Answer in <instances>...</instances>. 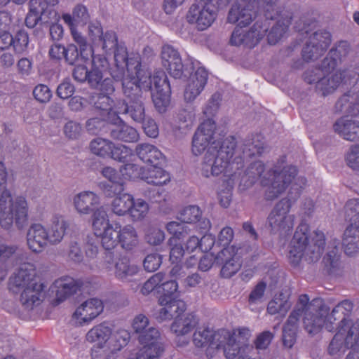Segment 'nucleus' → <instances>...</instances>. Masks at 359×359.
<instances>
[{"label":"nucleus","mask_w":359,"mask_h":359,"mask_svg":"<svg viewBox=\"0 0 359 359\" xmlns=\"http://www.w3.org/2000/svg\"><path fill=\"white\" fill-rule=\"evenodd\" d=\"M329 309L319 299L309 301L307 294L299 297L294 310L290 313L283 331V343L285 348H291L296 342L297 323L303 316L305 330L309 334L318 332L323 327L325 316Z\"/></svg>","instance_id":"f257e3e1"},{"label":"nucleus","mask_w":359,"mask_h":359,"mask_svg":"<svg viewBox=\"0 0 359 359\" xmlns=\"http://www.w3.org/2000/svg\"><path fill=\"white\" fill-rule=\"evenodd\" d=\"M118 81L122 82V90L126 100L116 102V114H127L136 123L143 122L147 116L142 91H148L151 87L149 72L141 69L123 76Z\"/></svg>","instance_id":"f03ea898"},{"label":"nucleus","mask_w":359,"mask_h":359,"mask_svg":"<svg viewBox=\"0 0 359 359\" xmlns=\"http://www.w3.org/2000/svg\"><path fill=\"white\" fill-rule=\"evenodd\" d=\"M93 231L100 237L101 244L105 250H113L118 244L126 250L130 251L139 244V236L135 228L131 224L121 226L120 223L111 224L107 212L102 206L93 215Z\"/></svg>","instance_id":"7ed1b4c3"},{"label":"nucleus","mask_w":359,"mask_h":359,"mask_svg":"<svg viewBox=\"0 0 359 359\" xmlns=\"http://www.w3.org/2000/svg\"><path fill=\"white\" fill-rule=\"evenodd\" d=\"M8 172L4 163L0 161V225L9 229L15 222L22 229L28 222L29 206L25 197H12L7 189Z\"/></svg>","instance_id":"20e7f679"},{"label":"nucleus","mask_w":359,"mask_h":359,"mask_svg":"<svg viewBox=\"0 0 359 359\" xmlns=\"http://www.w3.org/2000/svg\"><path fill=\"white\" fill-rule=\"evenodd\" d=\"M334 68L324 67L323 62L318 67L305 72L304 81L313 85L315 90L323 96L333 93L341 84L355 83L359 76V66L333 72Z\"/></svg>","instance_id":"39448f33"},{"label":"nucleus","mask_w":359,"mask_h":359,"mask_svg":"<svg viewBox=\"0 0 359 359\" xmlns=\"http://www.w3.org/2000/svg\"><path fill=\"white\" fill-rule=\"evenodd\" d=\"M236 141L233 137L226 138L221 144L213 142L208 149L201 164V175L205 177L218 176L229 168L231 170L242 166L241 157H235Z\"/></svg>","instance_id":"423d86ee"},{"label":"nucleus","mask_w":359,"mask_h":359,"mask_svg":"<svg viewBox=\"0 0 359 359\" xmlns=\"http://www.w3.org/2000/svg\"><path fill=\"white\" fill-rule=\"evenodd\" d=\"M325 244V236L322 232H316L311 240L309 241L307 226H299L290 242L289 260L294 266L299 264L302 257L309 262H315L320 258Z\"/></svg>","instance_id":"0eeeda50"},{"label":"nucleus","mask_w":359,"mask_h":359,"mask_svg":"<svg viewBox=\"0 0 359 359\" xmlns=\"http://www.w3.org/2000/svg\"><path fill=\"white\" fill-rule=\"evenodd\" d=\"M102 48L106 53H114L115 66L111 69L112 78L118 81L123 76L141 69L140 55L137 53L128 54L123 44L118 43L116 34L113 31H107L100 39Z\"/></svg>","instance_id":"6e6552de"},{"label":"nucleus","mask_w":359,"mask_h":359,"mask_svg":"<svg viewBox=\"0 0 359 359\" xmlns=\"http://www.w3.org/2000/svg\"><path fill=\"white\" fill-rule=\"evenodd\" d=\"M291 201L284 198L272 208L266 219V226L273 234L283 236L292 229L294 217L290 214Z\"/></svg>","instance_id":"1a4fd4ad"},{"label":"nucleus","mask_w":359,"mask_h":359,"mask_svg":"<svg viewBox=\"0 0 359 359\" xmlns=\"http://www.w3.org/2000/svg\"><path fill=\"white\" fill-rule=\"evenodd\" d=\"M269 177L264 176L261 180L262 185L266 187L265 196L267 200H273L283 193L297 175L294 166L287 165L279 170L275 169L269 172Z\"/></svg>","instance_id":"9d476101"},{"label":"nucleus","mask_w":359,"mask_h":359,"mask_svg":"<svg viewBox=\"0 0 359 359\" xmlns=\"http://www.w3.org/2000/svg\"><path fill=\"white\" fill-rule=\"evenodd\" d=\"M266 19H277L276 22L271 27L267 34L268 43L271 45L276 44L286 34L292 18L290 11L283 9L277 11L275 2L270 1L264 8Z\"/></svg>","instance_id":"9b49d317"},{"label":"nucleus","mask_w":359,"mask_h":359,"mask_svg":"<svg viewBox=\"0 0 359 359\" xmlns=\"http://www.w3.org/2000/svg\"><path fill=\"white\" fill-rule=\"evenodd\" d=\"M270 22L266 20H257L249 29L236 27L231 34L230 43L233 46H244L250 48L256 46L269 31Z\"/></svg>","instance_id":"f8f14e48"},{"label":"nucleus","mask_w":359,"mask_h":359,"mask_svg":"<svg viewBox=\"0 0 359 359\" xmlns=\"http://www.w3.org/2000/svg\"><path fill=\"white\" fill-rule=\"evenodd\" d=\"M217 17V10L212 0H195L187 14V20L200 30L209 27Z\"/></svg>","instance_id":"ddd939ff"},{"label":"nucleus","mask_w":359,"mask_h":359,"mask_svg":"<svg viewBox=\"0 0 359 359\" xmlns=\"http://www.w3.org/2000/svg\"><path fill=\"white\" fill-rule=\"evenodd\" d=\"M271 0H242L240 3L232 5L228 14V21L230 23H237V27H246L256 17L255 6L262 2L264 8Z\"/></svg>","instance_id":"4468645a"},{"label":"nucleus","mask_w":359,"mask_h":359,"mask_svg":"<svg viewBox=\"0 0 359 359\" xmlns=\"http://www.w3.org/2000/svg\"><path fill=\"white\" fill-rule=\"evenodd\" d=\"M331 41L330 32L318 30L309 38L302 50L304 60L309 62L321 56L329 46Z\"/></svg>","instance_id":"2eb2a0df"},{"label":"nucleus","mask_w":359,"mask_h":359,"mask_svg":"<svg viewBox=\"0 0 359 359\" xmlns=\"http://www.w3.org/2000/svg\"><path fill=\"white\" fill-rule=\"evenodd\" d=\"M216 126L210 118L204 121L198 128L192 140V152L200 155L213 143Z\"/></svg>","instance_id":"dca6fc26"},{"label":"nucleus","mask_w":359,"mask_h":359,"mask_svg":"<svg viewBox=\"0 0 359 359\" xmlns=\"http://www.w3.org/2000/svg\"><path fill=\"white\" fill-rule=\"evenodd\" d=\"M228 331L219 330L214 331L208 327H198L193 334V343L198 348L209 346L213 348L218 347L226 341Z\"/></svg>","instance_id":"f3484780"},{"label":"nucleus","mask_w":359,"mask_h":359,"mask_svg":"<svg viewBox=\"0 0 359 359\" xmlns=\"http://www.w3.org/2000/svg\"><path fill=\"white\" fill-rule=\"evenodd\" d=\"M104 309L102 302L97 298H91L82 303L73 313L75 323L83 325L88 324L97 317Z\"/></svg>","instance_id":"a211bd4d"},{"label":"nucleus","mask_w":359,"mask_h":359,"mask_svg":"<svg viewBox=\"0 0 359 359\" xmlns=\"http://www.w3.org/2000/svg\"><path fill=\"white\" fill-rule=\"evenodd\" d=\"M39 283L36 266L30 262L21 264L10 278V284L19 289Z\"/></svg>","instance_id":"6ab92c4d"},{"label":"nucleus","mask_w":359,"mask_h":359,"mask_svg":"<svg viewBox=\"0 0 359 359\" xmlns=\"http://www.w3.org/2000/svg\"><path fill=\"white\" fill-rule=\"evenodd\" d=\"M161 308L156 313V317L159 320H168L176 319L186 309L184 302L168 296H161L159 298Z\"/></svg>","instance_id":"aec40b11"},{"label":"nucleus","mask_w":359,"mask_h":359,"mask_svg":"<svg viewBox=\"0 0 359 359\" xmlns=\"http://www.w3.org/2000/svg\"><path fill=\"white\" fill-rule=\"evenodd\" d=\"M208 77V72L203 67L197 68L190 75L184 93L187 102H192L201 93L207 83Z\"/></svg>","instance_id":"412c9836"},{"label":"nucleus","mask_w":359,"mask_h":359,"mask_svg":"<svg viewBox=\"0 0 359 359\" xmlns=\"http://www.w3.org/2000/svg\"><path fill=\"white\" fill-rule=\"evenodd\" d=\"M163 66L167 69L171 76L180 79L183 74V64L181 56L172 46L165 45L161 50Z\"/></svg>","instance_id":"4be33fe9"},{"label":"nucleus","mask_w":359,"mask_h":359,"mask_svg":"<svg viewBox=\"0 0 359 359\" xmlns=\"http://www.w3.org/2000/svg\"><path fill=\"white\" fill-rule=\"evenodd\" d=\"M28 248L35 253L41 252L49 243L46 229L41 224H32L26 235Z\"/></svg>","instance_id":"5701e85b"},{"label":"nucleus","mask_w":359,"mask_h":359,"mask_svg":"<svg viewBox=\"0 0 359 359\" xmlns=\"http://www.w3.org/2000/svg\"><path fill=\"white\" fill-rule=\"evenodd\" d=\"M132 328L138 334L140 343H147L151 339H156L160 337L158 330L151 325L147 316L144 314H138L133 320Z\"/></svg>","instance_id":"b1692460"},{"label":"nucleus","mask_w":359,"mask_h":359,"mask_svg":"<svg viewBox=\"0 0 359 359\" xmlns=\"http://www.w3.org/2000/svg\"><path fill=\"white\" fill-rule=\"evenodd\" d=\"M69 226V224L63 215H53L46 229L49 244L57 245L61 243Z\"/></svg>","instance_id":"393cba45"},{"label":"nucleus","mask_w":359,"mask_h":359,"mask_svg":"<svg viewBox=\"0 0 359 359\" xmlns=\"http://www.w3.org/2000/svg\"><path fill=\"white\" fill-rule=\"evenodd\" d=\"M43 289L44 285L42 283L21 288L20 301L23 308L26 310H32L38 306L44 297Z\"/></svg>","instance_id":"a878e982"},{"label":"nucleus","mask_w":359,"mask_h":359,"mask_svg":"<svg viewBox=\"0 0 359 359\" xmlns=\"http://www.w3.org/2000/svg\"><path fill=\"white\" fill-rule=\"evenodd\" d=\"M334 130L345 140H359V121L348 117L339 118L333 125Z\"/></svg>","instance_id":"bb28decb"},{"label":"nucleus","mask_w":359,"mask_h":359,"mask_svg":"<svg viewBox=\"0 0 359 359\" xmlns=\"http://www.w3.org/2000/svg\"><path fill=\"white\" fill-rule=\"evenodd\" d=\"M351 327V325L348 321L343 320L340 322L338 332L333 337L329 346L328 351L330 355H335L343 353L346 348L353 347L355 345L347 343L346 339Z\"/></svg>","instance_id":"cd10ccee"},{"label":"nucleus","mask_w":359,"mask_h":359,"mask_svg":"<svg viewBox=\"0 0 359 359\" xmlns=\"http://www.w3.org/2000/svg\"><path fill=\"white\" fill-rule=\"evenodd\" d=\"M73 203L79 214L89 215L92 212L94 214L100 208L95 209V206L100 203V198L93 191H82L74 196Z\"/></svg>","instance_id":"c85d7f7f"},{"label":"nucleus","mask_w":359,"mask_h":359,"mask_svg":"<svg viewBox=\"0 0 359 359\" xmlns=\"http://www.w3.org/2000/svg\"><path fill=\"white\" fill-rule=\"evenodd\" d=\"M136 154L141 161L153 167H156L165 163V156L155 146L147 143L137 145Z\"/></svg>","instance_id":"c756f323"},{"label":"nucleus","mask_w":359,"mask_h":359,"mask_svg":"<svg viewBox=\"0 0 359 359\" xmlns=\"http://www.w3.org/2000/svg\"><path fill=\"white\" fill-rule=\"evenodd\" d=\"M335 109L351 116L359 115V93L352 90L344 94L337 101Z\"/></svg>","instance_id":"7c9ffc66"},{"label":"nucleus","mask_w":359,"mask_h":359,"mask_svg":"<svg viewBox=\"0 0 359 359\" xmlns=\"http://www.w3.org/2000/svg\"><path fill=\"white\" fill-rule=\"evenodd\" d=\"M342 247L348 256L359 252V225L351 223L344 230L342 237Z\"/></svg>","instance_id":"2f4dec72"},{"label":"nucleus","mask_w":359,"mask_h":359,"mask_svg":"<svg viewBox=\"0 0 359 359\" xmlns=\"http://www.w3.org/2000/svg\"><path fill=\"white\" fill-rule=\"evenodd\" d=\"M143 346L135 358L129 359H158L164 351V346L161 336L156 339H151L147 343H140Z\"/></svg>","instance_id":"473e14b6"},{"label":"nucleus","mask_w":359,"mask_h":359,"mask_svg":"<svg viewBox=\"0 0 359 359\" xmlns=\"http://www.w3.org/2000/svg\"><path fill=\"white\" fill-rule=\"evenodd\" d=\"M77 282L71 277H62L56 280L53 284L55 295L59 302H62L76 293L79 289Z\"/></svg>","instance_id":"72a5a7b5"},{"label":"nucleus","mask_w":359,"mask_h":359,"mask_svg":"<svg viewBox=\"0 0 359 359\" xmlns=\"http://www.w3.org/2000/svg\"><path fill=\"white\" fill-rule=\"evenodd\" d=\"M198 324L196 317L191 313L180 316L170 326L171 331L177 337L184 336L189 334Z\"/></svg>","instance_id":"f704fd0d"},{"label":"nucleus","mask_w":359,"mask_h":359,"mask_svg":"<svg viewBox=\"0 0 359 359\" xmlns=\"http://www.w3.org/2000/svg\"><path fill=\"white\" fill-rule=\"evenodd\" d=\"M350 46L346 41L339 42L332 48L328 55L322 61L324 67L335 68L338 62L344 59L349 53Z\"/></svg>","instance_id":"c9c22d12"},{"label":"nucleus","mask_w":359,"mask_h":359,"mask_svg":"<svg viewBox=\"0 0 359 359\" xmlns=\"http://www.w3.org/2000/svg\"><path fill=\"white\" fill-rule=\"evenodd\" d=\"M114 268L115 276L123 281L129 280L139 271L138 266L130 263L129 259L126 257H120L115 262Z\"/></svg>","instance_id":"e433bc0d"},{"label":"nucleus","mask_w":359,"mask_h":359,"mask_svg":"<svg viewBox=\"0 0 359 359\" xmlns=\"http://www.w3.org/2000/svg\"><path fill=\"white\" fill-rule=\"evenodd\" d=\"M108 196H111V194H116L111 191L109 192V190L106 191ZM117 196L113 199L111 204V212L118 216H124L128 214L130 208L132 205V201L133 196L129 194L117 193Z\"/></svg>","instance_id":"4c0bfd02"},{"label":"nucleus","mask_w":359,"mask_h":359,"mask_svg":"<svg viewBox=\"0 0 359 359\" xmlns=\"http://www.w3.org/2000/svg\"><path fill=\"white\" fill-rule=\"evenodd\" d=\"M171 179L169 172L160 168L159 165L144 170L142 175V180L145 181L147 184L154 186H163L170 182Z\"/></svg>","instance_id":"58836bf2"},{"label":"nucleus","mask_w":359,"mask_h":359,"mask_svg":"<svg viewBox=\"0 0 359 359\" xmlns=\"http://www.w3.org/2000/svg\"><path fill=\"white\" fill-rule=\"evenodd\" d=\"M110 135L115 140L127 142H136L139 137L137 131L124 123L115 126L111 130Z\"/></svg>","instance_id":"ea45409f"},{"label":"nucleus","mask_w":359,"mask_h":359,"mask_svg":"<svg viewBox=\"0 0 359 359\" xmlns=\"http://www.w3.org/2000/svg\"><path fill=\"white\" fill-rule=\"evenodd\" d=\"M89 18L86 8L81 5H78L74 8L72 15L67 13L62 15L63 20L69 27L84 25L88 22Z\"/></svg>","instance_id":"a19ab883"},{"label":"nucleus","mask_w":359,"mask_h":359,"mask_svg":"<svg viewBox=\"0 0 359 359\" xmlns=\"http://www.w3.org/2000/svg\"><path fill=\"white\" fill-rule=\"evenodd\" d=\"M89 149L94 155L101 158H109L113 149V142L107 139L97 137L90 142Z\"/></svg>","instance_id":"79ce46f5"},{"label":"nucleus","mask_w":359,"mask_h":359,"mask_svg":"<svg viewBox=\"0 0 359 359\" xmlns=\"http://www.w3.org/2000/svg\"><path fill=\"white\" fill-rule=\"evenodd\" d=\"M242 250L235 245H229L221 250L215 257V263L221 265L224 262L241 259Z\"/></svg>","instance_id":"37998d69"},{"label":"nucleus","mask_w":359,"mask_h":359,"mask_svg":"<svg viewBox=\"0 0 359 359\" xmlns=\"http://www.w3.org/2000/svg\"><path fill=\"white\" fill-rule=\"evenodd\" d=\"M130 339V332L125 329L117 330L110 335L108 346L112 351H118L126 346Z\"/></svg>","instance_id":"c03bdc74"},{"label":"nucleus","mask_w":359,"mask_h":359,"mask_svg":"<svg viewBox=\"0 0 359 359\" xmlns=\"http://www.w3.org/2000/svg\"><path fill=\"white\" fill-rule=\"evenodd\" d=\"M264 170V165L262 161H255L248 165L242 180L247 186H251L261 178Z\"/></svg>","instance_id":"a18cd8bd"},{"label":"nucleus","mask_w":359,"mask_h":359,"mask_svg":"<svg viewBox=\"0 0 359 359\" xmlns=\"http://www.w3.org/2000/svg\"><path fill=\"white\" fill-rule=\"evenodd\" d=\"M291 302L287 296L280 293L278 297H275L269 302L267 306V311L271 315L280 313L285 315L291 307Z\"/></svg>","instance_id":"49530a36"},{"label":"nucleus","mask_w":359,"mask_h":359,"mask_svg":"<svg viewBox=\"0 0 359 359\" xmlns=\"http://www.w3.org/2000/svg\"><path fill=\"white\" fill-rule=\"evenodd\" d=\"M149 210V204L144 200L133 198L128 215L133 222H140L146 217Z\"/></svg>","instance_id":"de8ad7c7"},{"label":"nucleus","mask_w":359,"mask_h":359,"mask_svg":"<svg viewBox=\"0 0 359 359\" xmlns=\"http://www.w3.org/2000/svg\"><path fill=\"white\" fill-rule=\"evenodd\" d=\"M111 334V328L105 324H100L88 331L86 339L90 342H107Z\"/></svg>","instance_id":"09e8293b"},{"label":"nucleus","mask_w":359,"mask_h":359,"mask_svg":"<svg viewBox=\"0 0 359 359\" xmlns=\"http://www.w3.org/2000/svg\"><path fill=\"white\" fill-rule=\"evenodd\" d=\"M142 69L146 70L149 74V79L151 82V87L149 90H163L165 92H170V87L168 81V78L164 72L159 70L156 71L151 79V72L146 68L142 67L140 65Z\"/></svg>","instance_id":"8fccbe9b"},{"label":"nucleus","mask_w":359,"mask_h":359,"mask_svg":"<svg viewBox=\"0 0 359 359\" xmlns=\"http://www.w3.org/2000/svg\"><path fill=\"white\" fill-rule=\"evenodd\" d=\"M144 239L150 245H159L165 240V233L157 225L149 224L144 229Z\"/></svg>","instance_id":"3c124183"},{"label":"nucleus","mask_w":359,"mask_h":359,"mask_svg":"<svg viewBox=\"0 0 359 359\" xmlns=\"http://www.w3.org/2000/svg\"><path fill=\"white\" fill-rule=\"evenodd\" d=\"M102 175L112 183L110 189H112L113 193H120L124 189L123 181L116 170L111 167H105L102 170Z\"/></svg>","instance_id":"603ef678"},{"label":"nucleus","mask_w":359,"mask_h":359,"mask_svg":"<svg viewBox=\"0 0 359 359\" xmlns=\"http://www.w3.org/2000/svg\"><path fill=\"white\" fill-rule=\"evenodd\" d=\"M236 333H235L234 335H231L230 332H228V337H226V341L222 344V345L215 347V348H223L224 355L227 359L234 358L240 351L241 341L240 340L236 341Z\"/></svg>","instance_id":"864d4df0"},{"label":"nucleus","mask_w":359,"mask_h":359,"mask_svg":"<svg viewBox=\"0 0 359 359\" xmlns=\"http://www.w3.org/2000/svg\"><path fill=\"white\" fill-rule=\"evenodd\" d=\"M74 41L79 46L81 57L88 60L93 52V48L88 44L86 38L75 27H69Z\"/></svg>","instance_id":"5fc2aeb1"},{"label":"nucleus","mask_w":359,"mask_h":359,"mask_svg":"<svg viewBox=\"0 0 359 359\" xmlns=\"http://www.w3.org/2000/svg\"><path fill=\"white\" fill-rule=\"evenodd\" d=\"M12 46L16 53H22L27 50L29 45V35L24 29H20L13 36Z\"/></svg>","instance_id":"6e6d98bb"},{"label":"nucleus","mask_w":359,"mask_h":359,"mask_svg":"<svg viewBox=\"0 0 359 359\" xmlns=\"http://www.w3.org/2000/svg\"><path fill=\"white\" fill-rule=\"evenodd\" d=\"M266 149L264 143L260 141L259 136H257L245 144L243 154L248 156L261 155Z\"/></svg>","instance_id":"4d7b16f0"},{"label":"nucleus","mask_w":359,"mask_h":359,"mask_svg":"<svg viewBox=\"0 0 359 359\" xmlns=\"http://www.w3.org/2000/svg\"><path fill=\"white\" fill-rule=\"evenodd\" d=\"M120 173L125 180L141 178L144 169L133 163H126L120 168Z\"/></svg>","instance_id":"13d9d810"},{"label":"nucleus","mask_w":359,"mask_h":359,"mask_svg":"<svg viewBox=\"0 0 359 359\" xmlns=\"http://www.w3.org/2000/svg\"><path fill=\"white\" fill-rule=\"evenodd\" d=\"M201 211L196 205H189L183 209L180 213V219L184 223H195L199 221Z\"/></svg>","instance_id":"bf43d9fd"},{"label":"nucleus","mask_w":359,"mask_h":359,"mask_svg":"<svg viewBox=\"0 0 359 359\" xmlns=\"http://www.w3.org/2000/svg\"><path fill=\"white\" fill-rule=\"evenodd\" d=\"M58 0H30L29 11L41 16L49 8L56 5Z\"/></svg>","instance_id":"052dcab7"},{"label":"nucleus","mask_w":359,"mask_h":359,"mask_svg":"<svg viewBox=\"0 0 359 359\" xmlns=\"http://www.w3.org/2000/svg\"><path fill=\"white\" fill-rule=\"evenodd\" d=\"M111 150V154H110L109 158L120 162L128 161L133 155V151L123 144L115 145L113 143V149Z\"/></svg>","instance_id":"680f3d73"},{"label":"nucleus","mask_w":359,"mask_h":359,"mask_svg":"<svg viewBox=\"0 0 359 359\" xmlns=\"http://www.w3.org/2000/svg\"><path fill=\"white\" fill-rule=\"evenodd\" d=\"M345 213L351 223L359 225V198H353L347 201Z\"/></svg>","instance_id":"e2e57ef3"},{"label":"nucleus","mask_w":359,"mask_h":359,"mask_svg":"<svg viewBox=\"0 0 359 359\" xmlns=\"http://www.w3.org/2000/svg\"><path fill=\"white\" fill-rule=\"evenodd\" d=\"M152 100L156 109L161 113L165 111L169 104L170 92L163 90H151Z\"/></svg>","instance_id":"0e129e2a"},{"label":"nucleus","mask_w":359,"mask_h":359,"mask_svg":"<svg viewBox=\"0 0 359 359\" xmlns=\"http://www.w3.org/2000/svg\"><path fill=\"white\" fill-rule=\"evenodd\" d=\"M170 247V260L172 263H178L181 261L184 254V250L182 244L176 238H170L168 242Z\"/></svg>","instance_id":"69168bd1"},{"label":"nucleus","mask_w":359,"mask_h":359,"mask_svg":"<svg viewBox=\"0 0 359 359\" xmlns=\"http://www.w3.org/2000/svg\"><path fill=\"white\" fill-rule=\"evenodd\" d=\"M221 100V95L218 93H214L203 108V113L207 117L213 116L217 113L219 107Z\"/></svg>","instance_id":"338daca9"},{"label":"nucleus","mask_w":359,"mask_h":359,"mask_svg":"<svg viewBox=\"0 0 359 359\" xmlns=\"http://www.w3.org/2000/svg\"><path fill=\"white\" fill-rule=\"evenodd\" d=\"M346 161L348 166L353 170H359V144L350 147L346 155Z\"/></svg>","instance_id":"774afa93"}]
</instances>
